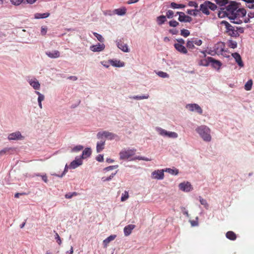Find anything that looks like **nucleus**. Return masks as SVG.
Returning <instances> with one entry per match:
<instances>
[{"instance_id": "f257e3e1", "label": "nucleus", "mask_w": 254, "mask_h": 254, "mask_svg": "<svg viewBox=\"0 0 254 254\" xmlns=\"http://www.w3.org/2000/svg\"><path fill=\"white\" fill-rule=\"evenodd\" d=\"M220 9L224 12L223 16H229V14L232 16H246L247 13L245 8L240 7L239 3L230 0L226 6Z\"/></svg>"}, {"instance_id": "f03ea898", "label": "nucleus", "mask_w": 254, "mask_h": 254, "mask_svg": "<svg viewBox=\"0 0 254 254\" xmlns=\"http://www.w3.org/2000/svg\"><path fill=\"white\" fill-rule=\"evenodd\" d=\"M195 130L205 141H210L211 139L210 129L206 126H201L197 127Z\"/></svg>"}, {"instance_id": "7ed1b4c3", "label": "nucleus", "mask_w": 254, "mask_h": 254, "mask_svg": "<svg viewBox=\"0 0 254 254\" xmlns=\"http://www.w3.org/2000/svg\"><path fill=\"white\" fill-rule=\"evenodd\" d=\"M221 24H223L225 26L227 33L231 36L234 37L239 36V34L238 31V30H240V32H243V30L241 28L238 29L237 27H233L226 21H223L221 22Z\"/></svg>"}, {"instance_id": "20e7f679", "label": "nucleus", "mask_w": 254, "mask_h": 254, "mask_svg": "<svg viewBox=\"0 0 254 254\" xmlns=\"http://www.w3.org/2000/svg\"><path fill=\"white\" fill-rule=\"evenodd\" d=\"M136 151V150L135 148L123 149L119 153L120 159V160L128 159L129 158L134 155Z\"/></svg>"}, {"instance_id": "39448f33", "label": "nucleus", "mask_w": 254, "mask_h": 254, "mask_svg": "<svg viewBox=\"0 0 254 254\" xmlns=\"http://www.w3.org/2000/svg\"><path fill=\"white\" fill-rule=\"evenodd\" d=\"M157 131L159 133V134L164 136H168L170 138H175L178 137V134L175 132L172 131H167V130L162 129L161 128H158Z\"/></svg>"}, {"instance_id": "423d86ee", "label": "nucleus", "mask_w": 254, "mask_h": 254, "mask_svg": "<svg viewBox=\"0 0 254 254\" xmlns=\"http://www.w3.org/2000/svg\"><path fill=\"white\" fill-rule=\"evenodd\" d=\"M126 9L124 8H118L114 9L113 11L107 10L104 12V14L107 16H112L115 14L122 15L126 13Z\"/></svg>"}, {"instance_id": "0eeeda50", "label": "nucleus", "mask_w": 254, "mask_h": 254, "mask_svg": "<svg viewBox=\"0 0 254 254\" xmlns=\"http://www.w3.org/2000/svg\"><path fill=\"white\" fill-rule=\"evenodd\" d=\"M82 160L81 158H76L74 160L72 161L70 164L69 165L68 167L67 166H65L64 172L67 171L66 169L69 168V169H75L77 167L79 166L80 165H82Z\"/></svg>"}, {"instance_id": "6e6552de", "label": "nucleus", "mask_w": 254, "mask_h": 254, "mask_svg": "<svg viewBox=\"0 0 254 254\" xmlns=\"http://www.w3.org/2000/svg\"><path fill=\"white\" fill-rule=\"evenodd\" d=\"M186 108L191 112L196 111L199 114H202V110L198 104H189L186 105Z\"/></svg>"}, {"instance_id": "1a4fd4ad", "label": "nucleus", "mask_w": 254, "mask_h": 254, "mask_svg": "<svg viewBox=\"0 0 254 254\" xmlns=\"http://www.w3.org/2000/svg\"><path fill=\"white\" fill-rule=\"evenodd\" d=\"M164 170H158L152 173V178L158 180H162L164 178Z\"/></svg>"}, {"instance_id": "9d476101", "label": "nucleus", "mask_w": 254, "mask_h": 254, "mask_svg": "<svg viewBox=\"0 0 254 254\" xmlns=\"http://www.w3.org/2000/svg\"><path fill=\"white\" fill-rule=\"evenodd\" d=\"M179 188L180 190L186 192H189L192 189L191 184L189 182H184L180 184Z\"/></svg>"}, {"instance_id": "9b49d317", "label": "nucleus", "mask_w": 254, "mask_h": 254, "mask_svg": "<svg viewBox=\"0 0 254 254\" xmlns=\"http://www.w3.org/2000/svg\"><path fill=\"white\" fill-rule=\"evenodd\" d=\"M225 44L223 42L217 43L214 47V50L217 54H222L224 51Z\"/></svg>"}, {"instance_id": "f8f14e48", "label": "nucleus", "mask_w": 254, "mask_h": 254, "mask_svg": "<svg viewBox=\"0 0 254 254\" xmlns=\"http://www.w3.org/2000/svg\"><path fill=\"white\" fill-rule=\"evenodd\" d=\"M23 138V137L21 134V133L18 131L9 134L8 136V139L9 140H21Z\"/></svg>"}, {"instance_id": "ddd939ff", "label": "nucleus", "mask_w": 254, "mask_h": 254, "mask_svg": "<svg viewBox=\"0 0 254 254\" xmlns=\"http://www.w3.org/2000/svg\"><path fill=\"white\" fill-rule=\"evenodd\" d=\"M100 135L104 136L106 138H107L109 139H110V140L113 139L116 137L117 136V135L116 134H115L113 133L109 132V131H103L102 133L99 132L97 134V136H98V137H99V136Z\"/></svg>"}, {"instance_id": "4468645a", "label": "nucleus", "mask_w": 254, "mask_h": 254, "mask_svg": "<svg viewBox=\"0 0 254 254\" xmlns=\"http://www.w3.org/2000/svg\"><path fill=\"white\" fill-rule=\"evenodd\" d=\"M232 56L235 59L236 62L238 64L239 66L242 67L244 66L242 58L239 53H233L232 54Z\"/></svg>"}, {"instance_id": "2eb2a0df", "label": "nucleus", "mask_w": 254, "mask_h": 254, "mask_svg": "<svg viewBox=\"0 0 254 254\" xmlns=\"http://www.w3.org/2000/svg\"><path fill=\"white\" fill-rule=\"evenodd\" d=\"M105 45L104 44L98 43L95 45H92L90 47V50L94 52H100L105 49Z\"/></svg>"}, {"instance_id": "dca6fc26", "label": "nucleus", "mask_w": 254, "mask_h": 254, "mask_svg": "<svg viewBox=\"0 0 254 254\" xmlns=\"http://www.w3.org/2000/svg\"><path fill=\"white\" fill-rule=\"evenodd\" d=\"M207 1H205L203 3L200 4V8L198 9L200 11H202L203 13L206 15H209L210 14L208 7L207 4Z\"/></svg>"}, {"instance_id": "f3484780", "label": "nucleus", "mask_w": 254, "mask_h": 254, "mask_svg": "<svg viewBox=\"0 0 254 254\" xmlns=\"http://www.w3.org/2000/svg\"><path fill=\"white\" fill-rule=\"evenodd\" d=\"M208 61L212 64V66L215 68L219 69L222 65L221 63L217 60H215L212 57H208Z\"/></svg>"}, {"instance_id": "a211bd4d", "label": "nucleus", "mask_w": 254, "mask_h": 254, "mask_svg": "<svg viewBox=\"0 0 254 254\" xmlns=\"http://www.w3.org/2000/svg\"><path fill=\"white\" fill-rule=\"evenodd\" d=\"M46 54L49 58L52 59L58 58L60 57V52L57 50H54L52 51H47L46 52Z\"/></svg>"}, {"instance_id": "6ab92c4d", "label": "nucleus", "mask_w": 254, "mask_h": 254, "mask_svg": "<svg viewBox=\"0 0 254 254\" xmlns=\"http://www.w3.org/2000/svg\"><path fill=\"white\" fill-rule=\"evenodd\" d=\"M135 227V226L133 224H129L126 226L124 229V232L125 236H128L131 233L133 229Z\"/></svg>"}, {"instance_id": "aec40b11", "label": "nucleus", "mask_w": 254, "mask_h": 254, "mask_svg": "<svg viewBox=\"0 0 254 254\" xmlns=\"http://www.w3.org/2000/svg\"><path fill=\"white\" fill-rule=\"evenodd\" d=\"M174 47L178 51L182 54H186L188 52L186 48L184 46V45H181L180 44H175Z\"/></svg>"}, {"instance_id": "412c9836", "label": "nucleus", "mask_w": 254, "mask_h": 254, "mask_svg": "<svg viewBox=\"0 0 254 254\" xmlns=\"http://www.w3.org/2000/svg\"><path fill=\"white\" fill-rule=\"evenodd\" d=\"M109 63L112 66L115 67H123L125 65L124 62L118 60H110Z\"/></svg>"}, {"instance_id": "4be33fe9", "label": "nucleus", "mask_w": 254, "mask_h": 254, "mask_svg": "<svg viewBox=\"0 0 254 254\" xmlns=\"http://www.w3.org/2000/svg\"><path fill=\"white\" fill-rule=\"evenodd\" d=\"M92 153V151L90 148H86L82 152V156L80 158L81 159H85L87 157H89Z\"/></svg>"}, {"instance_id": "5701e85b", "label": "nucleus", "mask_w": 254, "mask_h": 254, "mask_svg": "<svg viewBox=\"0 0 254 254\" xmlns=\"http://www.w3.org/2000/svg\"><path fill=\"white\" fill-rule=\"evenodd\" d=\"M118 47L122 50L124 52H128V50L127 46L126 44H125L122 41H119L117 44Z\"/></svg>"}, {"instance_id": "b1692460", "label": "nucleus", "mask_w": 254, "mask_h": 254, "mask_svg": "<svg viewBox=\"0 0 254 254\" xmlns=\"http://www.w3.org/2000/svg\"><path fill=\"white\" fill-rule=\"evenodd\" d=\"M117 236L116 235H112L108 237L107 238L103 241V245L104 247H107L108 244L112 241L115 239Z\"/></svg>"}, {"instance_id": "393cba45", "label": "nucleus", "mask_w": 254, "mask_h": 254, "mask_svg": "<svg viewBox=\"0 0 254 254\" xmlns=\"http://www.w3.org/2000/svg\"><path fill=\"white\" fill-rule=\"evenodd\" d=\"M214 2H215L217 6L220 7V8L224 7L226 6L228 2H229V0H213Z\"/></svg>"}, {"instance_id": "a878e982", "label": "nucleus", "mask_w": 254, "mask_h": 254, "mask_svg": "<svg viewBox=\"0 0 254 254\" xmlns=\"http://www.w3.org/2000/svg\"><path fill=\"white\" fill-rule=\"evenodd\" d=\"M29 83L31 86H32L34 89L38 90L40 88V84L37 80H30Z\"/></svg>"}, {"instance_id": "bb28decb", "label": "nucleus", "mask_w": 254, "mask_h": 254, "mask_svg": "<svg viewBox=\"0 0 254 254\" xmlns=\"http://www.w3.org/2000/svg\"><path fill=\"white\" fill-rule=\"evenodd\" d=\"M226 237L230 240H235L237 238L236 234L233 231H228L226 234Z\"/></svg>"}, {"instance_id": "cd10ccee", "label": "nucleus", "mask_w": 254, "mask_h": 254, "mask_svg": "<svg viewBox=\"0 0 254 254\" xmlns=\"http://www.w3.org/2000/svg\"><path fill=\"white\" fill-rule=\"evenodd\" d=\"M230 20L231 22L235 24H241L242 23V20L240 19V18L241 17L243 18L244 17H228Z\"/></svg>"}, {"instance_id": "c85d7f7f", "label": "nucleus", "mask_w": 254, "mask_h": 254, "mask_svg": "<svg viewBox=\"0 0 254 254\" xmlns=\"http://www.w3.org/2000/svg\"><path fill=\"white\" fill-rule=\"evenodd\" d=\"M105 145V141H101L100 142H97L96 150L97 152H101L104 148Z\"/></svg>"}, {"instance_id": "c756f323", "label": "nucleus", "mask_w": 254, "mask_h": 254, "mask_svg": "<svg viewBox=\"0 0 254 254\" xmlns=\"http://www.w3.org/2000/svg\"><path fill=\"white\" fill-rule=\"evenodd\" d=\"M188 14L190 15H193V16H197L200 15V10L197 9H188L187 11Z\"/></svg>"}, {"instance_id": "7c9ffc66", "label": "nucleus", "mask_w": 254, "mask_h": 254, "mask_svg": "<svg viewBox=\"0 0 254 254\" xmlns=\"http://www.w3.org/2000/svg\"><path fill=\"white\" fill-rule=\"evenodd\" d=\"M207 6L208 7V8L212 11H214L217 8V6L216 4L213 3L210 1L207 0Z\"/></svg>"}, {"instance_id": "2f4dec72", "label": "nucleus", "mask_w": 254, "mask_h": 254, "mask_svg": "<svg viewBox=\"0 0 254 254\" xmlns=\"http://www.w3.org/2000/svg\"><path fill=\"white\" fill-rule=\"evenodd\" d=\"M253 85V80L252 79L249 80L245 85V89L247 91L251 90Z\"/></svg>"}, {"instance_id": "473e14b6", "label": "nucleus", "mask_w": 254, "mask_h": 254, "mask_svg": "<svg viewBox=\"0 0 254 254\" xmlns=\"http://www.w3.org/2000/svg\"><path fill=\"white\" fill-rule=\"evenodd\" d=\"M209 63L210 62L208 61V59H204L200 60L199 61L198 64L199 65H202V66H207V65H208Z\"/></svg>"}, {"instance_id": "72a5a7b5", "label": "nucleus", "mask_w": 254, "mask_h": 254, "mask_svg": "<svg viewBox=\"0 0 254 254\" xmlns=\"http://www.w3.org/2000/svg\"><path fill=\"white\" fill-rule=\"evenodd\" d=\"M178 20L181 22H190L191 21V17H179Z\"/></svg>"}, {"instance_id": "f704fd0d", "label": "nucleus", "mask_w": 254, "mask_h": 254, "mask_svg": "<svg viewBox=\"0 0 254 254\" xmlns=\"http://www.w3.org/2000/svg\"><path fill=\"white\" fill-rule=\"evenodd\" d=\"M199 201H200L201 204L203 205L205 208L208 209L209 205L207 202V201L200 196H199Z\"/></svg>"}, {"instance_id": "c9c22d12", "label": "nucleus", "mask_w": 254, "mask_h": 254, "mask_svg": "<svg viewBox=\"0 0 254 254\" xmlns=\"http://www.w3.org/2000/svg\"><path fill=\"white\" fill-rule=\"evenodd\" d=\"M166 21V17H157V22L159 25L163 24Z\"/></svg>"}, {"instance_id": "e433bc0d", "label": "nucleus", "mask_w": 254, "mask_h": 254, "mask_svg": "<svg viewBox=\"0 0 254 254\" xmlns=\"http://www.w3.org/2000/svg\"><path fill=\"white\" fill-rule=\"evenodd\" d=\"M165 172H168L172 175H177L179 173L177 169H172L171 168H166L165 170Z\"/></svg>"}, {"instance_id": "4c0bfd02", "label": "nucleus", "mask_w": 254, "mask_h": 254, "mask_svg": "<svg viewBox=\"0 0 254 254\" xmlns=\"http://www.w3.org/2000/svg\"><path fill=\"white\" fill-rule=\"evenodd\" d=\"M190 34V32L188 30L183 29L181 30V35L184 37H187Z\"/></svg>"}, {"instance_id": "58836bf2", "label": "nucleus", "mask_w": 254, "mask_h": 254, "mask_svg": "<svg viewBox=\"0 0 254 254\" xmlns=\"http://www.w3.org/2000/svg\"><path fill=\"white\" fill-rule=\"evenodd\" d=\"M171 7H172L173 8H183L185 6L183 4H177L175 2H173L171 3Z\"/></svg>"}, {"instance_id": "ea45409f", "label": "nucleus", "mask_w": 254, "mask_h": 254, "mask_svg": "<svg viewBox=\"0 0 254 254\" xmlns=\"http://www.w3.org/2000/svg\"><path fill=\"white\" fill-rule=\"evenodd\" d=\"M228 46L231 48L235 49L237 46V43L236 41L229 40L228 42Z\"/></svg>"}, {"instance_id": "a19ab883", "label": "nucleus", "mask_w": 254, "mask_h": 254, "mask_svg": "<svg viewBox=\"0 0 254 254\" xmlns=\"http://www.w3.org/2000/svg\"><path fill=\"white\" fill-rule=\"evenodd\" d=\"M187 47L192 49L194 48V43L192 40H188L187 43Z\"/></svg>"}, {"instance_id": "79ce46f5", "label": "nucleus", "mask_w": 254, "mask_h": 254, "mask_svg": "<svg viewBox=\"0 0 254 254\" xmlns=\"http://www.w3.org/2000/svg\"><path fill=\"white\" fill-rule=\"evenodd\" d=\"M129 197V195L128 193V192L127 191H125L124 193L122 194V196L121 197V201H124L126 200Z\"/></svg>"}, {"instance_id": "37998d69", "label": "nucleus", "mask_w": 254, "mask_h": 254, "mask_svg": "<svg viewBox=\"0 0 254 254\" xmlns=\"http://www.w3.org/2000/svg\"><path fill=\"white\" fill-rule=\"evenodd\" d=\"M148 97H149V95H144V96H133L132 97V98L134 99H136V100H141V99H148Z\"/></svg>"}, {"instance_id": "c03bdc74", "label": "nucleus", "mask_w": 254, "mask_h": 254, "mask_svg": "<svg viewBox=\"0 0 254 254\" xmlns=\"http://www.w3.org/2000/svg\"><path fill=\"white\" fill-rule=\"evenodd\" d=\"M83 148V146L82 145H77L72 148V151L78 152V151H79L82 150Z\"/></svg>"}, {"instance_id": "a18cd8bd", "label": "nucleus", "mask_w": 254, "mask_h": 254, "mask_svg": "<svg viewBox=\"0 0 254 254\" xmlns=\"http://www.w3.org/2000/svg\"><path fill=\"white\" fill-rule=\"evenodd\" d=\"M93 35L97 38V39H98V41H99L101 42H103L104 38H103L102 35H101L100 34H99L96 32H94Z\"/></svg>"}, {"instance_id": "49530a36", "label": "nucleus", "mask_w": 254, "mask_h": 254, "mask_svg": "<svg viewBox=\"0 0 254 254\" xmlns=\"http://www.w3.org/2000/svg\"><path fill=\"white\" fill-rule=\"evenodd\" d=\"M244 1L248 3H250L249 5V7L250 8H253L254 7V0H243Z\"/></svg>"}, {"instance_id": "de8ad7c7", "label": "nucleus", "mask_w": 254, "mask_h": 254, "mask_svg": "<svg viewBox=\"0 0 254 254\" xmlns=\"http://www.w3.org/2000/svg\"><path fill=\"white\" fill-rule=\"evenodd\" d=\"M157 74L161 77L163 78H168L169 77V75L166 73L164 72L163 71H159L157 73Z\"/></svg>"}, {"instance_id": "09e8293b", "label": "nucleus", "mask_w": 254, "mask_h": 254, "mask_svg": "<svg viewBox=\"0 0 254 254\" xmlns=\"http://www.w3.org/2000/svg\"><path fill=\"white\" fill-rule=\"evenodd\" d=\"M117 172H116V173H112L109 177H107V178H102V180L103 181H109L110 180H111L113 177L116 174Z\"/></svg>"}, {"instance_id": "8fccbe9b", "label": "nucleus", "mask_w": 254, "mask_h": 254, "mask_svg": "<svg viewBox=\"0 0 254 254\" xmlns=\"http://www.w3.org/2000/svg\"><path fill=\"white\" fill-rule=\"evenodd\" d=\"M194 43V44L196 45L197 46H200L202 44V41L200 39H191Z\"/></svg>"}, {"instance_id": "3c124183", "label": "nucleus", "mask_w": 254, "mask_h": 254, "mask_svg": "<svg viewBox=\"0 0 254 254\" xmlns=\"http://www.w3.org/2000/svg\"><path fill=\"white\" fill-rule=\"evenodd\" d=\"M55 239L56 240V241L58 243L59 245H60L62 244V240H61L59 234L57 233H56Z\"/></svg>"}, {"instance_id": "603ef678", "label": "nucleus", "mask_w": 254, "mask_h": 254, "mask_svg": "<svg viewBox=\"0 0 254 254\" xmlns=\"http://www.w3.org/2000/svg\"><path fill=\"white\" fill-rule=\"evenodd\" d=\"M179 24V23L175 20H171L169 22V25L172 27H176Z\"/></svg>"}, {"instance_id": "864d4df0", "label": "nucleus", "mask_w": 254, "mask_h": 254, "mask_svg": "<svg viewBox=\"0 0 254 254\" xmlns=\"http://www.w3.org/2000/svg\"><path fill=\"white\" fill-rule=\"evenodd\" d=\"M11 149V148H4L3 149L1 150V151H0V155H2L5 153H6L7 152H8Z\"/></svg>"}, {"instance_id": "5fc2aeb1", "label": "nucleus", "mask_w": 254, "mask_h": 254, "mask_svg": "<svg viewBox=\"0 0 254 254\" xmlns=\"http://www.w3.org/2000/svg\"><path fill=\"white\" fill-rule=\"evenodd\" d=\"M23 0H10V1L14 5H19L20 4Z\"/></svg>"}, {"instance_id": "6e6d98bb", "label": "nucleus", "mask_w": 254, "mask_h": 254, "mask_svg": "<svg viewBox=\"0 0 254 254\" xmlns=\"http://www.w3.org/2000/svg\"><path fill=\"white\" fill-rule=\"evenodd\" d=\"M189 5L192 7L197 8L198 7L197 3L195 1H190L189 3Z\"/></svg>"}, {"instance_id": "4d7b16f0", "label": "nucleus", "mask_w": 254, "mask_h": 254, "mask_svg": "<svg viewBox=\"0 0 254 254\" xmlns=\"http://www.w3.org/2000/svg\"><path fill=\"white\" fill-rule=\"evenodd\" d=\"M118 167V165L110 166L105 168V170H106L107 171H110V170H113L114 169H116Z\"/></svg>"}, {"instance_id": "13d9d810", "label": "nucleus", "mask_w": 254, "mask_h": 254, "mask_svg": "<svg viewBox=\"0 0 254 254\" xmlns=\"http://www.w3.org/2000/svg\"><path fill=\"white\" fill-rule=\"evenodd\" d=\"M96 160L99 162H102L104 160L103 155H99L96 157Z\"/></svg>"}, {"instance_id": "bf43d9fd", "label": "nucleus", "mask_w": 254, "mask_h": 254, "mask_svg": "<svg viewBox=\"0 0 254 254\" xmlns=\"http://www.w3.org/2000/svg\"><path fill=\"white\" fill-rule=\"evenodd\" d=\"M47 28L46 27H42L41 31V34L43 35H45L47 33Z\"/></svg>"}, {"instance_id": "052dcab7", "label": "nucleus", "mask_w": 254, "mask_h": 254, "mask_svg": "<svg viewBox=\"0 0 254 254\" xmlns=\"http://www.w3.org/2000/svg\"><path fill=\"white\" fill-rule=\"evenodd\" d=\"M136 159H138V160H144V161H150L151 159H149L147 158H145V157H137L136 158Z\"/></svg>"}, {"instance_id": "680f3d73", "label": "nucleus", "mask_w": 254, "mask_h": 254, "mask_svg": "<svg viewBox=\"0 0 254 254\" xmlns=\"http://www.w3.org/2000/svg\"><path fill=\"white\" fill-rule=\"evenodd\" d=\"M44 98H45V97L43 94L38 96V102H42V101L44 100Z\"/></svg>"}, {"instance_id": "e2e57ef3", "label": "nucleus", "mask_w": 254, "mask_h": 254, "mask_svg": "<svg viewBox=\"0 0 254 254\" xmlns=\"http://www.w3.org/2000/svg\"><path fill=\"white\" fill-rule=\"evenodd\" d=\"M178 43L177 44H180L181 45H184L185 43V40L182 38L178 39L177 40Z\"/></svg>"}, {"instance_id": "0e129e2a", "label": "nucleus", "mask_w": 254, "mask_h": 254, "mask_svg": "<svg viewBox=\"0 0 254 254\" xmlns=\"http://www.w3.org/2000/svg\"><path fill=\"white\" fill-rule=\"evenodd\" d=\"M173 15H174V12L171 10H169L166 12V16H173Z\"/></svg>"}, {"instance_id": "69168bd1", "label": "nucleus", "mask_w": 254, "mask_h": 254, "mask_svg": "<svg viewBox=\"0 0 254 254\" xmlns=\"http://www.w3.org/2000/svg\"><path fill=\"white\" fill-rule=\"evenodd\" d=\"M49 15H50V13H48V12H46V13H43V14L36 13V14H35L34 16H49Z\"/></svg>"}, {"instance_id": "338daca9", "label": "nucleus", "mask_w": 254, "mask_h": 254, "mask_svg": "<svg viewBox=\"0 0 254 254\" xmlns=\"http://www.w3.org/2000/svg\"><path fill=\"white\" fill-rule=\"evenodd\" d=\"M41 177H42V180L44 182H45V183H47L48 182V178H47V176L46 175H42V176H41Z\"/></svg>"}, {"instance_id": "774afa93", "label": "nucleus", "mask_w": 254, "mask_h": 254, "mask_svg": "<svg viewBox=\"0 0 254 254\" xmlns=\"http://www.w3.org/2000/svg\"><path fill=\"white\" fill-rule=\"evenodd\" d=\"M71 193V192H69V193H66L65 195V197L66 198H68V199L71 198L72 197V194Z\"/></svg>"}]
</instances>
